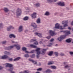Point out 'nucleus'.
Returning <instances> with one entry per match:
<instances>
[{
	"label": "nucleus",
	"instance_id": "nucleus-1",
	"mask_svg": "<svg viewBox=\"0 0 73 73\" xmlns=\"http://www.w3.org/2000/svg\"><path fill=\"white\" fill-rule=\"evenodd\" d=\"M62 24H64V25L63 26L64 28H62V26H60V24L57 23L55 25V28L56 29H65L64 27H67L68 25V21H63L62 22Z\"/></svg>",
	"mask_w": 73,
	"mask_h": 73
},
{
	"label": "nucleus",
	"instance_id": "nucleus-2",
	"mask_svg": "<svg viewBox=\"0 0 73 73\" xmlns=\"http://www.w3.org/2000/svg\"><path fill=\"white\" fill-rule=\"evenodd\" d=\"M65 33L66 35L61 36H60L59 38H58V40L60 41H62V40H63L64 38H65L66 37L67 35H68L70 33V31H65Z\"/></svg>",
	"mask_w": 73,
	"mask_h": 73
},
{
	"label": "nucleus",
	"instance_id": "nucleus-3",
	"mask_svg": "<svg viewBox=\"0 0 73 73\" xmlns=\"http://www.w3.org/2000/svg\"><path fill=\"white\" fill-rule=\"evenodd\" d=\"M14 46H15L16 48L17 49V50H19L20 49V46L19 44H15L13 46H11L9 47H8L7 48V50H10L11 49H12L14 47Z\"/></svg>",
	"mask_w": 73,
	"mask_h": 73
},
{
	"label": "nucleus",
	"instance_id": "nucleus-4",
	"mask_svg": "<svg viewBox=\"0 0 73 73\" xmlns=\"http://www.w3.org/2000/svg\"><path fill=\"white\" fill-rule=\"evenodd\" d=\"M6 67H10L9 70L10 72H12V70L13 69V65L12 64L6 63L5 64Z\"/></svg>",
	"mask_w": 73,
	"mask_h": 73
},
{
	"label": "nucleus",
	"instance_id": "nucleus-5",
	"mask_svg": "<svg viewBox=\"0 0 73 73\" xmlns=\"http://www.w3.org/2000/svg\"><path fill=\"white\" fill-rule=\"evenodd\" d=\"M40 48H37L35 50V51L36 52V57L37 58H39L40 57V54H41V52L40 51Z\"/></svg>",
	"mask_w": 73,
	"mask_h": 73
},
{
	"label": "nucleus",
	"instance_id": "nucleus-6",
	"mask_svg": "<svg viewBox=\"0 0 73 73\" xmlns=\"http://www.w3.org/2000/svg\"><path fill=\"white\" fill-rule=\"evenodd\" d=\"M16 13L17 16H20L21 14V10H19V9H17Z\"/></svg>",
	"mask_w": 73,
	"mask_h": 73
},
{
	"label": "nucleus",
	"instance_id": "nucleus-7",
	"mask_svg": "<svg viewBox=\"0 0 73 73\" xmlns=\"http://www.w3.org/2000/svg\"><path fill=\"white\" fill-rule=\"evenodd\" d=\"M57 4L58 5L62 6V7L65 6V3H64V2H60L58 3Z\"/></svg>",
	"mask_w": 73,
	"mask_h": 73
},
{
	"label": "nucleus",
	"instance_id": "nucleus-8",
	"mask_svg": "<svg viewBox=\"0 0 73 73\" xmlns=\"http://www.w3.org/2000/svg\"><path fill=\"white\" fill-rule=\"evenodd\" d=\"M49 33L51 36H54L56 35V33H55L54 32L51 30L49 31Z\"/></svg>",
	"mask_w": 73,
	"mask_h": 73
},
{
	"label": "nucleus",
	"instance_id": "nucleus-9",
	"mask_svg": "<svg viewBox=\"0 0 73 73\" xmlns=\"http://www.w3.org/2000/svg\"><path fill=\"white\" fill-rule=\"evenodd\" d=\"M36 13H34L33 14L31 15V17L32 19H34V18H36Z\"/></svg>",
	"mask_w": 73,
	"mask_h": 73
},
{
	"label": "nucleus",
	"instance_id": "nucleus-10",
	"mask_svg": "<svg viewBox=\"0 0 73 73\" xmlns=\"http://www.w3.org/2000/svg\"><path fill=\"white\" fill-rule=\"evenodd\" d=\"M6 58H9L8 56L6 55H4L3 56L1 57V59H5Z\"/></svg>",
	"mask_w": 73,
	"mask_h": 73
},
{
	"label": "nucleus",
	"instance_id": "nucleus-11",
	"mask_svg": "<svg viewBox=\"0 0 73 73\" xmlns=\"http://www.w3.org/2000/svg\"><path fill=\"white\" fill-rule=\"evenodd\" d=\"M14 27H13L12 26H10L9 27H7V31H10L11 29H14Z\"/></svg>",
	"mask_w": 73,
	"mask_h": 73
},
{
	"label": "nucleus",
	"instance_id": "nucleus-12",
	"mask_svg": "<svg viewBox=\"0 0 73 73\" xmlns=\"http://www.w3.org/2000/svg\"><path fill=\"white\" fill-rule=\"evenodd\" d=\"M29 61H31V62H32L34 64L36 65V64H37V62L36 61H34L33 60L31 59H29Z\"/></svg>",
	"mask_w": 73,
	"mask_h": 73
},
{
	"label": "nucleus",
	"instance_id": "nucleus-13",
	"mask_svg": "<svg viewBox=\"0 0 73 73\" xmlns=\"http://www.w3.org/2000/svg\"><path fill=\"white\" fill-rule=\"evenodd\" d=\"M35 35H37L39 37H42V34L40 33H35Z\"/></svg>",
	"mask_w": 73,
	"mask_h": 73
},
{
	"label": "nucleus",
	"instance_id": "nucleus-14",
	"mask_svg": "<svg viewBox=\"0 0 73 73\" xmlns=\"http://www.w3.org/2000/svg\"><path fill=\"white\" fill-rule=\"evenodd\" d=\"M31 25L32 27H34V29L35 28H37V25H36L35 23H32L31 24Z\"/></svg>",
	"mask_w": 73,
	"mask_h": 73
},
{
	"label": "nucleus",
	"instance_id": "nucleus-15",
	"mask_svg": "<svg viewBox=\"0 0 73 73\" xmlns=\"http://www.w3.org/2000/svg\"><path fill=\"white\" fill-rule=\"evenodd\" d=\"M46 51V49H43L42 50V52L41 53L42 54H44L45 53V52Z\"/></svg>",
	"mask_w": 73,
	"mask_h": 73
},
{
	"label": "nucleus",
	"instance_id": "nucleus-16",
	"mask_svg": "<svg viewBox=\"0 0 73 73\" xmlns=\"http://www.w3.org/2000/svg\"><path fill=\"white\" fill-rule=\"evenodd\" d=\"M19 31L21 32L23 31V26H21L19 27Z\"/></svg>",
	"mask_w": 73,
	"mask_h": 73
},
{
	"label": "nucleus",
	"instance_id": "nucleus-17",
	"mask_svg": "<svg viewBox=\"0 0 73 73\" xmlns=\"http://www.w3.org/2000/svg\"><path fill=\"white\" fill-rule=\"evenodd\" d=\"M9 37L10 38H12V37H13V38H15L16 37V36L13 34L10 35H9Z\"/></svg>",
	"mask_w": 73,
	"mask_h": 73
},
{
	"label": "nucleus",
	"instance_id": "nucleus-18",
	"mask_svg": "<svg viewBox=\"0 0 73 73\" xmlns=\"http://www.w3.org/2000/svg\"><path fill=\"white\" fill-rule=\"evenodd\" d=\"M21 58L20 57H18L15 58L14 60V61H18V60H19Z\"/></svg>",
	"mask_w": 73,
	"mask_h": 73
},
{
	"label": "nucleus",
	"instance_id": "nucleus-19",
	"mask_svg": "<svg viewBox=\"0 0 73 73\" xmlns=\"http://www.w3.org/2000/svg\"><path fill=\"white\" fill-rule=\"evenodd\" d=\"M50 68L52 69H56V67L54 66H50Z\"/></svg>",
	"mask_w": 73,
	"mask_h": 73
},
{
	"label": "nucleus",
	"instance_id": "nucleus-20",
	"mask_svg": "<svg viewBox=\"0 0 73 73\" xmlns=\"http://www.w3.org/2000/svg\"><path fill=\"white\" fill-rule=\"evenodd\" d=\"M4 10L5 12H8L9 11V10H8V8H4Z\"/></svg>",
	"mask_w": 73,
	"mask_h": 73
},
{
	"label": "nucleus",
	"instance_id": "nucleus-21",
	"mask_svg": "<svg viewBox=\"0 0 73 73\" xmlns=\"http://www.w3.org/2000/svg\"><path fill=\"white\" fill-rule=\"evenodd\" d=\"M30 46L31 47H32V48H37L36 46H35L33 44H31L30 45Z\"/></svg>",
	"mask_w": 73,
	"mask_h": 73
},
{
	"label": "nucleus",
	"instance_id": "nucleus-22",
	"mask_svg": "<svg viewBox=\"0 0 73 73\" xmlns=\"http://www.w3.org/2000/svg\"><path fill=\"white\" fill-rule=\"evenodd\" d=\"M53 52L52 51H50L49 52V53L48 54V55L49 56H52L53 54Z\"/></svg>",
	"mask_w": 73,
	"mask_h": 73
},
{
	"label": "nucleus",
	"instance_id": "nucleus-23",
	"mask_svg": "<svg viewBox=\"0 0 73 73\" xmlns=\"http://www.w3.org/2000/svg\"><path fill=\"white\" fill-rule=\"evenodd\" d=\"M36 23H37L38 24L40 23V19L39 18L38 19L36 20Z\"/></svg>",
	"mask_w": 73,
	"mask_h": 73
},
{
	"label": "nucleus",
	"instance_id": "nucleus-24",
	"mask_svg": "<svg viewBox=\"0 0 73 73\" xmlns=\"http://www.w3.org/2000/svg\"><path fill=\"white\" fill-rule=\"evenodd\" d=\"M29 19V17L26 16L23 19V20H28V19Z\"/></svg>",
	"mask_w": 73,
	"mask_h": 73
},
{
	"label": "nucleus",
	"instance_id": "nucleus-25",
	"mask_svg": "<svg viewBox=\"0 0 73 73\" xmlns=\"http://www.w3.org/2000/svg\"><path fill=\"white\" fill-rule=\"evenodd\" d=\"M52 72L50 69H47L46 71H44V72L45 73H47V72Z\"/></svg>",
	"mask_w": 73,
	"mask_h": 73
},
{
	"label": "nucleus",
	"instance_id": "nucleus-26",
	"mask_svg": "<svg viewBox=\"0 0 73 73\" xmlns=\"http://www.w3.org/2000/svg\"><path fill=\"white\" fill-rule=\"evenodd\" d=\"M54 63L53 61H51L50 62H49L48 63V65H51L52 64H53Z\"/></svg>",
	"mask_w": 73,
	"mask_h": 73
},
{
	"label": "nucleus",
	"instance_id": "nucleus-27",
	"mask_svg": "<svg viewBox=\"0 0 73 73\" xmlns=\"http://www.w3.org/2000/svg\"><path fill=\"white\" fill-rule=\"evenodd\" d=\"M66 41L67 42H71V40L70 39H68L66 40Z\"/></svg>",
	"mask_w": 73,
	"mask_h": 73
},
{
	"label": "nucleus",
	"instance_id": "nucleus-28",
	"mask_svg": "<svg viewBox=\"0 0 73 73\" xmlns=\"http://www.w3.org/2000/svg\"><path fill=\"white\" fill-rule=\"evenodd\" d=\"M34 5L35 6H36V7H39L40 5V3H36L35 4H34Z\"/></svg>",
	"mask_w": 73,
	"mask_h": 73
},
{
	"label": "nucleus",
	"instance_id": "nucleus-29",
	"mask_svg": "<svg viewBox=\"0 0 73 73\" xmlns=\"http://www.w3.org/2000/svg\"><path fill=\"white\" fill-rule=\"evenodd\" d=\"M45 15H46V16H48V15H49V12H46L45 13Z\"/></svg>",
	"mask_w": 73,
	"mask_h": 73
},
{
	"label": "nucleus",
	"instance_id": "nucleus-30",
	"mask_svg": "<svg viewBox=\"0 0 73 73\" xmlns=\"http://www.w3.org/2000/svg\"><path fill=\"white\" fill-rule=\"evenodd\" d=\"M47 1L48 3H52L53 2V0H48Z\"/></svg>",
	"mask_w": 73,
	"mask_h": 73
},
{
	"label": "nucleus",
	"instance_id": "nucleus-31",
	"mask_svg": "<svg viewBox=\"0 0 73 73\" xmlns=\"http://www.w3.org/2000/svg\"><path fill=\"white\" fill-rule=\"evenodd\" d=\"M4 53L5 54H10V53L9 52H7V51H5Z\"/></svg>",
	"mask_w": 73,
	"mask_h": 73
},
{
	"label": "nucleus",
	"instance_id": "nucleus-32",
	"mask_svg": "<svg viewBox=\"0 0 73 73\" xmlns=\"http://www.w3.org/2000/svg\"><path fill=\"white\" fill-rule=\"evenodd\" d=\"M35 57V54H33L31 55V58H34Z\"/></svg>",
	"mask_w": 73,
	"mask_h": 73
},
{
	"label": "nucleus",
	"instance_id": "nucleus-33",
	"mask_svg": "<svg viewBox=\"0 0 73 73\" xmlns=\"http://www.w3.org/2000/svg\"><path fill=\"white\" fill-rule=\"evenodd\" d=\"M22 49L23 50V51L26 50H27V48L25 47H23L22 48Z\"/></svg>",
	"mask_w": 73,
	"mask_h": 73
},
{
	"label": "nucleus",
	"instance_id": "nucleus-34",
	"mask_svg": "<svg viewBox=\"0 0 73 73\" xmlns=\"http://www.w3.org/2000/svg\"><path fill=\"white\" fill-rule=\"evenodd\" d=\"M42 70V68H39L37 70V71H41Z\"/></svg>",
	"mask_w": 73,
	"mask_h": 73
},
{
	"label": "nucleus",
	"instance_id": "nucleus-35",
	"mask_svg": "<svg viewBox=\"0 0 73 73\" xmlns=\"http://www.w3.org/2000/svg\"><path fill=\"white\" fill-rule=\"evenodd\" d=\"M69 68V67L68 65H66L64 66V68Z\"/></svg>",
	"mask_w": 73,
	"mask_h": 73
},
{
	"label": "nucleus",
	"instance_id": "nucleus-36",
	"mask_svg": "<svg viewBox=\"0 0 73 73\" xmlns=\"http://www.w3.org/2000/svg\"><path fill=\"white\" fill-rule=\"evenodd\" d=\"M24 56L25 57H29V55L28 54H26Z\"/></svg>",
	"mask_w": 73,
	"mask_h": 73
},
{
	"label": "nucleus",
	"instance_id": "nucleus-37",
	"mask_svg": "<svg viewBox=\"0 0 73 73\" xmlns=\"http://www.w3.org/2000/svg\"><path fill=\"white\" fill-rule=\"evenodd\" d=\"M24 73H29V71L25 70L23 72Z\"/></svg>",
	"mask_w": 73,
	"mask_h": 73
},
{
	"label": "nucleus",
	"instance_id": "nucleus-38",
	"mask_svg": "<svg viewBox=\"0 0 73 73\" xmlns=\"http://www.w3.org/2000/svg\"><path fill=\"white\" fill-rule=\"evenodd\" d=\"M35 50H33L31 51V52H30V53H33L35 52Z\"/></svg>",
	"mask_w": 73,
	"mask_h": 73
},
{
	"label": "nucleus",
	"instance_id": "nucleus-39",
	"mask_svg": "<svg viewBox=\"0 0 73 73\" xmlns=\"http://www.w3.org/2000/svg\"><path fill=\"white\" fill-rule=\"evenodd\" d=\"M55 54L56 56H58V53L57 52H55L54 53Z\"/></svg>",
	"mask_w": 73,
	"mask_h": 73
},
{
	"label": "nucleus",
	"instance_id": "nucleus-40",
	"mask_svg": "<svg viewBox=\"0 0 73 73\" xmlns=\"http://www.w3.org/2000/svg\"><path fill=\"white\" fill-rule=\"evenodd\" d=\"M60 54L61 56H64V54L62 53H61Z\"/></svg>",
	"mask_w": 73,
	"mask_h": 73
},
{
	"label": "nucleus",
	"instance_id": "nucleus-41",
	"mask_svg": "<svg viewBox=\"0 0 73 73\" xmlns=\"http://www.w3.org/2000/svg\"><path fill=\"white\" fill-rule=\"evenodd\" d=\"M2 27H3V24L2 23L0 24V28H2Z\"/></svg>",
	"mask_w": 73,
	"mask_h": 73
},
{
	"label": "nucleus",
	"instance_id": "nucleus-42",
	"mask_svg": "<svg viewBox=\"0 0 73 73\" xmlns=\"http://www.w3.org/2000/svg\"><path fill=\"white\" fill-rule=\"evenodd\" d=\"M34 44H35V45H38V42H36L34 43Z\"/></svg>",
	"mask_w": 73,
	"mask_h": 73
},
{
	"label": "nucleus",
	"instance_id": "nucleus-43",
	"mask_svg": "<svg viewBox=\"0 0 73 73\" xmlns=\"http://www.w3.org/2000/svg\"><path fill=\"white\" fill-rule=\"evenodd\" d=\"M46 38H47L49 40V39H50V36H47L46 37Z\"/></svg>",
	"mask_w": 73,
	"mask_h": 73
},
{
	"label": "nucleus",
	"instance_id": "nucleus-44",
	"mask_svg": "<svg viewBox=\"0 0 73 73\" xmlns=\"http://www.w3.org/2000/svg\"><path fill=\"white\" fill-rule=\"evenodd\" d=\"M6 43V41H3L2 42V44H5Z\"/></svg>",
	"mask_w": 73,
	"mask_h": 73
},
{
	"label": "nucleus",
	"instance_id": "nucleus-45",
	"mask_svg": "<svg viewBox=\"0 0 73 73\" xmlns=\"http://www.w3.org/2000/svg\"><path fill=\"white\" fill-rule=\"evenodd\" d=\"M36 40L32 39L31 40V42H33V41H35Z\"/></svg>",
	"mask_w": 73,
	"mask_h": 73
},
{
	"label": "nucleus",
	"instance_id": "nucleus-46",
	"mask_svg": "<svg viewBox=\"0 0 73 73\" xmlns=\"http://www.w3.org/2000/svg\"><path fill=\"white\" fill-rule=\"evenodd\" d=\"M9 61H12V60H13V59H12V58H10L9 59Z\"/></svg>",
	"mask_w": 73,
	"mask_h": 73
},
{
	"label": "nucleus",
	"instance_id": "nucleus-47",
	"mask_svg": "<svg viewBox=\"0 0 73 73\" xmlns=\"http://www.w3.org/2000/svg\"><path fill=\"white\" fill-rule=\"evenodd\" d=\"M25 53H30V52H29L28 51L26 50L25 51Z\"/></svg>",
	"mask_w": 73,
	"mask_h": 73
},
{
	"label": "nucleus",
	"instance_id": "nucleus-48",
	"mask_svg": "<svg viewBox=\"0 0 73 73\" xmlns=\"http://www.w3.org/2000/svg\"><path fill=\"white\" fill-rule=\"evenodd\" d=\"M53 40H54V39L53 38H52L50 40V42H52V41H53Z\"/></svg>",
	"mask_w": 73,
	"mask_h": 73
},
{
	"label": "nucleus",
	"instance_id": "nucleus-49",
	"mask_svg": "<svg viewBox=\"0 0 73 73\" xmlns=\"http://www.w3.org/2000/svg\"><path fill=\"white\" fill-rule=\"evenodd\" d=\"M52 45V44L51 43H50V44L49 45H48V46H51Z\"/></svg>",
	"mask_w": 73,
	"mask_h": 73
},
{
	"label": "nucleus",
	"instance_id": "nucleus-50",
	"mask_svg": "<svg viewBox=\"0 0 73 73\" xmlns=\"http://www.w3.org/2000/svg\"><path fill=\"white\" fill-rule=\"evenodd\" d=\"M70 54H73V52H70Z\"/></svg>",
	"mask_w": 73,
	"mask_h": 73
},
{
	"label": "nucleus",
	"instance_id": "nucleus-51",
	"mask_svg": "<svg viewBox=\"0 0 73 73\" xmlns=\"http://www.w3.org/2000/svg\"><path fill=\"white\" fill-rule=\"evenodd\" d=\"M3 68L1 66H0V70H1V69H3Z\"/></svg>",
	"mask_w": 73,
	"mask_h": 73
},
{
	"label": "nucleus",
	"instance_id": "nucleus-52",
	"mask_svg": "<svg viewBox=\"0 0 73 73\" xmlns=\"http://www.w3.org/2000/svg\"><path fill=\"white\" fill-rule=\"evenodd\" d=\"M39 44H42V42L41 41H40L39 42Z\"/></svg>",
	"mask_w": 73,
	"mask_h": 73
},
{
	"label": "nucleus",
	"instance_id": "nucleus-53",
	"mask_svg": "<svg viewBox=\"0 0 73 73\" xmlns=\"http://www.w3.org/2000/svg\"><path fill=\"white\" fill-rule=\"evenodd\" d=\"M26 9H28V10H29L30 9V8H29V7H27L26 8Z\"/></svg>",
	"mask_w": 73,
	"mask_h": 73
},
{
	"label": "nucleus",
	"instance_id": "nucleus-54",
	"mask_svg": "<svg viewBox=\"0 0 73 73\" xmlns=\"http://www.w3.org/2000/svg\"><path fill=\"white\" fill-rule=\"evenodd\" d=\"M57 1V0H53V2H56Z\"/></svg>",
	"mask_w": 73,
	"mask_h": 73
},
{
	"label": "nucleus",
	"instance_id": "nucleus-55",
	"mask_svg": "<svg viewBox=\"0 0 73 73\" xmlns=\"http://www.w3.org/2000/svg\"><path fill=\"white\" fill-rule=\"evenodd\" d=\"M71 25H73V21H72V22L71 23Z\"/></svg>",
	"mask_w": 73,
	"mask_h": 73
},
{
	"label": "nucleus",
	"instance_id": "nucleus-56",
	"mask_svg": "<svg viewBox=\"0 0 73 73\" xmlns=\"http://www.w3.org/2000/svg\"><path fill=\"white\" fill-rule=\"evenodd\" d=\"M68 29H71V28H70V27H69L68 28Z\"/></svg>",
	"mask_w": 73,
	"mask_h": 73
},
{
	"label": "nucleus",
	"instance_id": "nucleus-57",
	"mask_svg": "<svg viewBox=\"0 0 73 73\" xmlns=\"http://www.w3.org/2000/svg\"><path fill=\"white\" fill-rule=\"evenodd\" d=\"M12 43H14L15 42H14V41H12Z\"/></svg>",
	"mask_w": 73,
	"mask_h": 73
},
{
	"label": "nucleus",
	"instance_id": "nucleus-58",
	"mask_svg": "<svg viewBox=\"0 0 73 73\" xmlns=\"http://www.w3.org/2000/svg\"><path fill=\"white\" fill-rule=\"evenodd\" d=\"M11 73H15V72H12Z\"/></svg>",
	"mask_w": 73,
	"mask_h": 73
},
{
	"label": "nucleus",
	"instance_id": "nucleus-59",
	"mask_svg": "<svg viewBox=\"0 0 73 73\" xmlns=\"http://www.w3.org/2000/svg\"><path fill=\"white\" fill-rule=\"evenodd\" d=\"M36 73H40L39 72H36Z\"/></svg>",
	"mask_w": 73,
	"mask_h": 73
},
{
	"label": "nucleus",
	"instance_id": "nucleus-60",
	"mask_svg": "<svg viewBox=\"0 0 73 73\" xmlns=\"http://www.w3.org/2000/svg\"><path fill=\"white\" fill-rule=\"evenodd\" d=\"M39 66H40V65H41V63L39 64Z\"/></svg>",
	"mask_w": 73,
	"mask_h": 73
},
{
	"label": "nucleus",
	"instance_id": "nucleus-61",
	"mask_svg": "<svg viewBox=\"0 0 73 73\" xmlns=\"http://www.w3.org/2000/svg\"><path fill=\"white\" fill-rule=\"evenodd\" d=\"M66 64V63H65V62L64 63V64Z\"/></svg>",
	"mask_w": 73,
	"mask_h": 73
},
{
	"label": "nucleus",
	"instance_id": "nucleus-62",
	"mask_svg": "<svg viewBox=\"0 0 73 73\" xmlns=\"http://www.w3.org/2000/svg\"><path fill=\"white\" fill-rule=\"evenodd\" d=\"M57 46V44H56V45H55V46Z\"/></svg>",
	"mask_w": 73,
	"mask_h": 73
}]
</instances>
